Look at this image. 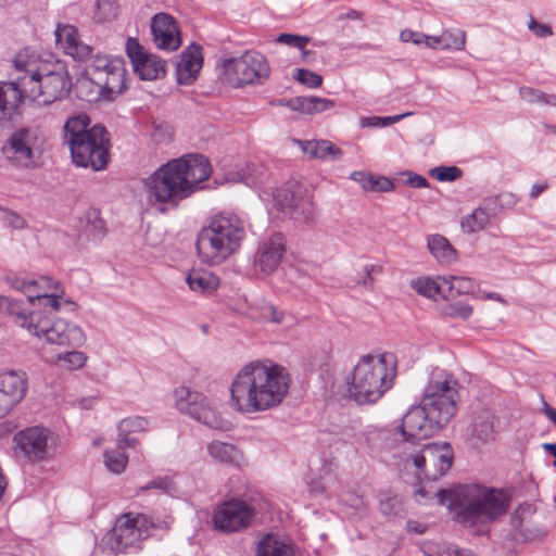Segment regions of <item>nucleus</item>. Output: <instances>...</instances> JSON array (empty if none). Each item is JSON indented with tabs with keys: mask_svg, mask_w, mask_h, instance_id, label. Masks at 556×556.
I'll list each match as a JSON object with an SVG mask.
<instances>
[{
	"mask_svg": "<svg viewBox=\"0 0 556 556\" xmlns=\"http://www.w3.org/2000/svg\"><path fill=\"white\" fill-rule=\"evenodd\" d=\"M212 175L207 156L188 153L168 161L144 179L147 199L151 205L177 207L179 203L202 189Z\"/></svg>",
	"mask_w": 556,
	"mask_h": 556,
	"instance_id": "obj_1",
	"label": "nucleus"
},
{
	"mask_svg": "<svg viewBox=\"0 0 556 556\" xmlns=\"http://www.w3.org/2000/svg\"><path fill=\"white\" fill-rule=\"evenodd\" d=\"M289 387L290 377L282 366L255 361L236 375L230 399L239 412H264L279 405L288 394Z\"/></svg>",
	"mask_w": 556,
	"mask_h": 556,
	"instance_id": "obj_2",
	"label": "nucleus"
},
{
	"mask_svg": "<svg viewBox=\"0 0 556 556\" xmlns=\"http://www.w3.org/2000/svg\"><path fill=\"white\" fill-rule=\"evenodd\" d=\"M440 505L447 503L453 519L467 528L484 527L506 514L509 500L502 492L482 484H459L434 493Z\"/></svg>",
	"mask_w": 556,
	"mask_h": 556,
	"instance_id": "obj_3",
	"label": "nucleus"
},
{
	"mask_svg": "<svg viewBox=\"0 0 556 556\" xmlns=\"http://www.w3.org/2000/svg\"><path fill=\"white\" fill-rule=\"evenodd\" d=\"M63 132L76 166L94 172L106 168L110 162L111 136L103 125L90 126V118L86 114H78L66 121Z\"/></svg>",
	"mask_w": 556,
	"mask_h": 556,
	"instance_id": "obj_4",
	"label": "nucleus"
},
{
	"mask_svg": "<svg viewBox=\"0 0 556 556\" xmlns=\"http://www.w3.org/2000/svg\"><path fill=\"white\" fill-rule=\"evenodd\" d=\"M0 309L5 311L16 326L49 344L78 348L85 342V334L77 325L64 319L53 320L41 312L27 311L20 300L0 295Z\"/></svg>",
	"mask_w": 556,
	"mask_h": 556,
	"instance_id": "obj_5",
	"label": "nucleus"
},
{
	"mask_svg": "<svg viewBox=\"0 0 556 556\" xmlns=\"http://www.w3.org/2000/svg\"><path fill=\"white\" fill-rule=\"evenodd\" d=\"M244 237L243 222L237 215H215L198 233V255L202 263L219 265L240 248Z\"/></svg>",
	"mask_w": 556,
	"mask_h": 556,
	"instance_id": "obj_6",
	"label": "nucleus"
},
{
	"mask_svg": "<svg viewBox=\"0 0 556 556\" xmlns=\"http://www.w3.org/2000/svg\"><path fill=\"white\" fill-rule=\"evenodd\" d=\"M395 365L391 356L364 355L355 365L349 381V394L357 404L377 402L393 386Z\"/></svg>",
	"mask_w": 556,
	"mask_h": 556,
	"instance_id": "obj_7",
	"label": "nucleus"
},
{
	"mask_svg": "<svg viewBox=\"0 0 556 556\" xmlns=\"http://www.w3.org/2000/svg\"><path fill=\"white\" fill-rule=\"evenodd\" d=\"M403 460L412 462L416 477L422 481H437L446 475L454 462V451L448 442H421L402 447Z\"/></svg>",
	"mask_w": 556,
	"mask_h": 556,
	"instance_id": "obj_8",
	"label": "nucleus"
},
{
	"mask_svg": "<svg viewBox=\"0 0 556 556\" xmlns=\"http://www.w3.org/2000/svg\"><path fill=\"white\" fill-rule=\"evenodd\" d=\"M5 281L12 289L21 291L26 295L29 304L33 306L31 311L41 312L53 320L61 319L55 318L52 314L61 308L60 299L64 294L59 281L48 276L30 280L17 276H9Z\"/></svg>",
	"mask_w": 556,
	"mask_h": 556,
	"instance_id": "obj_9",
	"label": "nucleus"
},
{
	"mask_svg": "<svg viewBox=\"0 0 556 556\" xmlns=\"http://www.w3.org/2000/svg\"><path fill=\"white\" fill-rule=\"evenodd\" d=\"M459 383L452 376L443 379H431L425 388L421 403L447 425L457 412Z\"/></svg>",
	"mask_w": 556,
	"mask_h": 556,
	"instance_id": "obj_10",
	"label": "nucleus"
},
{
	"mask_svg": "<svg viewBox=\"0 0 556 556\" xmlns=\"http://www.w3.org/2000/svg\"><path fill=\"white\" fill-rule=\"evenodd\" d=\"M446 425L432 416L431 412L420 402L412 407L402 418L397 429L403 438L402 447L425 442Z\"/></svg>",
	"mask_w": 556,
	"mask_h": 556,
	"instance_id": "obj_11",
	"label": "nucleus"
},
{
	"mask_svg": "<svg viewBox=\"0 0 556 556\" xmlns=\"http://www.w3.org/2000/svg\"><path fill=\"white\" fill-rule=\"evenodd\" d=\"M175 396L176 406L180 412L188 414L193 419L212 429H229V421L223 419L204 394L191 391L186 387H180L176 389Z\"/></svg>",
	"mask_w": 556,
	"mask_h": 556,
	"instance_id": "obj_12",
	"label": "nucleus"
},
{
	"mask_svg": "<svg viewBox=\"0 0 556 556\" xmlns=\"http://www.w3.org/2000/svg\"><path fill=\"white\" fill-rule=\"evenodd\" d=\"M15 447L31 464L47 462L55 455L51 431L41 426L27 427L13 437Z\"/></svg>",
	"mask_w": 556,
	"mask_h": 556,
	"instance_id": "obj_13",
	"label": "nucleus"
},
{
	"mask_svg": "<svg viewBox=\"0 0 556 556\" xmlns=\"http://www.w3.org/2000/svg\"><path fill=\"white\" fill-rule=\"evenodd\" d=\"M153 527L154 523L143 514H125L116 520L112 530V548L122 552L127 547L138 546L142 540L149 538Z\"/></svg>",
	"mask_w": 556,
	"mask_h": 556,
	"instance_id": "obj_14",
	"label": "nucleus"
},
{
	"mask_svg": "<svg viewBox=\"0 0 556 556\" xmlns=\"http://www.w3.org/2000/svg\"><path fill=\"white\" fill-rule=\"evenodd\" d=\"M255 509L240 500H230L220 504L213 515L215 528L225 532H236L250 526Z\"/></svg>",
	"mask_w": 556,
	"mask_h": 556,
	"instance_id": "obj_15",
	"label": "nucleus"
},
{
	"mask_svg": "<svg viewBox=\"0 0 556 556\" xmlns=\"http://www.w3.org/2000/svg\"><path fill=\"white\" fill-rule=\"evenodd\" d=\"M510 525V536L516 542H530L545 534L535 508L530 504L520 505L514 511Z\"/></svg>",
	"mask_w": 556,
	"mask_h": 556,
	"instance_id": "obj_16",
	"label": "nucleus"
},
{
	"mask_svg": "<svg viewBox=\"0 0 556 556\" xmlns=\"http://www.w3.org/2000/svg\"><path fill=\"white\" fill-rule=\"evenodd\" d=\"M27 388L25 372L10 370L0 375V418L25 397Z\"/></svg>",
	"mask_w": 556,
	"mask_h": 556,
	"instance_id": "obj_17",
	"label": "nucleus"
},
{
	"mask_svg": "<svg viewBox=\"0 0 556 556\" xmlns=\"http://www.w3.org/2000/svg\"><path fill=\"white\" fill-rule=\"evenodd\" d=\"M35 137L27 128H20L12 132L2 147L4 157L18 166L29 167L33 163L31 143Z\"/></svg>",
	"mask_w": 556,
	"mask_h": 556,
	"instance_id": "obj_18",
	"label": "nucleus"
},
{
	"mask_svg": "<svg viewBox=\"0 0 556 556\" xmlns=\"http://www.w3.org/2000/svg\"><path fill=\"white\" fill-rule=\"evenodd\" d=\"M151 34L155 46L173 51L180 46L179 30L175 18L167 13H157L151 21Z\"/></svg>",
	"mask_w": 556,
	"mask_h": 556,
	"instance_id": "obj_19",
	"label": "nucleus"
},
{
	"mask_svg": "<svg viewBox=\"0 0 556 556\" xmlns=\"http://www.w3.org/2000/svg\"><path fill=\"white\" fill-rule=\"evenodd\" d=\"M54 35L58 46L75 61L85 62L91 58L92 48L80 42L78 30L75 26L58 23Z\"/></svg>",
	"mask_w": 556,
	"mask_h": 556,
	"instance_id": "obj_20",
	"label": "nucleus"
},
{
	"mask_svg": "<svg viewBox=\"0 0 556 556\" xmlns=\"http://www.w3.org/2000/svg\"><path fill=\"white\" fill-rule=\"evenodd\" d=\"M286 252V240L282 233L276 232L258 248L255 265L265 274H271L280 264Z\"/></svg>",
	"mask_w": 556,
	"mask_h": 556,
	"instance_id": "obj_21",
	"label": "nucleus"
},
{
	"mask_svg": "<svg viewBox=\"0 0 556 556\" xmlns=\"http://www.w3.org/2000/svg\"><path fill=\"white\" fill-rule=\"evenodd\" d=\"M72 78L68 72H41V103L49 105L71 93Z\"/></svg>",
	"mask_w": 556,
	"mask_h": 556,
	"instance_id": "obj_22",
	"label": "nucleus"
},
{
	"mask_svg": "<svg viewBox=\"0 0 556 556\" xmlns=\"http://www.w3.org/2000/svg\"><path fill=\"white\" fill-rule=\"evenodd\" d=\"M304 189L296 184H288L274 193L275 206L282 213L293 214L301 212L306 214L311 202L304 199Z\"/></svg>",
	"mask_w": 556,
	"mask_h": 556,
	"instance_id": "obj_23",
	"label": "nucleus"
},
{
	"mask_svg": "<svg viewBox=\"0 0 556 556\" xmlns=\"http://www.w3.org/2000/svg\"><path fill=\"white\" fill-rule=\"evenodd\" d=\"M266 67L265 56L254 50L239 55L223 53L216 62V70H265Z\"/></svg>",
	"mask_w": 556,
	"mask_h": 556,
	"instance_id": "obj_24",
	"label": "nucleus"
},
{
	"mask_svg": "<svg viewBox=\"0 0 556 556\" xmlns=\"http://www.w3.org/2000/svg\"><path fill=\"white\" fill-rule=\"evenodd\" d=\"M126 54L129 58L132 70H165L166 63L159 56L150 54L143 46L140 45L137 38L129 37L126 41Z\"/></svg>",
	"mask_w": 556,
	"mask_h": 556,
	"instance_id": "obj_25",
	"label": "nucleus"
},
{
	"mask_svg": "<svg viewBox=\"0 0 556 556\" xmlns=\"http://www.w3.org/2000/svg\"><path fill=\"white\" fill-rule=\"evenodd\" d=\"M495 416L490 408L477 406L472 410L471 435L481 443H486L494 435Z\"/></svg>",
	"mask_w": 556,
	"mask_h": 556,
	"instance_id": "obj_26",
	"label": "nucleus"
},
{
	"mask_svg": "<svg viewBox=\"0 0 556 556\" xmlns=\"http://www.w3.org/2000/svg\"><path fill=\"white\" fill-rule=\"evenodd\" d=\"M87 74L88 72H81L76 78V81L72 83L71 92H73L77 99L90 104L103 101L101 84L92 80Z\"/></svg>",
	"mask_w": 556,
	"mask_h": 556,
	"instance_id": "obj_27",
	"label": "nucleus"
},
{
	"mask_svg": "<svg viewBox=\"0 0 556 556\" xmlns=\"http://www.w3.org/2000/svg\"><path fill=\"white\" fill-rule=\"evenodd\" d=\"M302 151L313 159L340 160L343 152L329 140H296Z\"/></svg>",
	"mask_w": 556,
	"mask_h": 556,
	"instance_id": "obj_28",
	"label": "nucleus"
},
{
	"mask_svg": "<svg viewBox=\"0 0 556 556\" xmlns=\"http://www.w3.org/2000/svg\"><path fill=\"white\" fill-rule=\"evenodd\" d=\"M23 77H18L15 81H8L7 85H12L20 93V104L24 99L28 98L33 101L41 99L39 92L41 91V72H26Z\"/></svg>",
	"mask_w": 556,
	"mask_h": 556,
	"instance_id": "obj_29",
	"label": "nucleus"
},
{
	"mask_svg": "<svg viewBox=\"0 0 556 556\" xmlns=\"http://www.w3.org/2000/svg\"><path fill=\"white\" fill-rule=\"evenodd\" d=\"M189 288L202 294H211L219 287V278L205 269H192L186 278Z\"/></svg>",
	"mask_w": 556,
	"mask_h": 556,
	"instance_id": "obj_30",
	"label": "nucleus"
},
{
	"mask_svg": "<svg viewBox=\"0 0 556 556\" xmlns=\"http://www.w3.org/2000/svg\"><path fill=\"white\" fill-rule=\"evenodd\" d=\"M269 72H220L218 79L233 88L248 85H261L268 78Z\"/></svg>",
	"mask_w": 556,
	"mask_h": 556,
	"instance_id": "obj_31",
	"label": "nucleus"
},
{
	"mask_svg": "<svg viewBox=\"0 0 556 556\" xmlns=\"http://www.w3.org/2000/svg\"><path fill=\"white\" fill-rule=\"evenodd\" d=\"M256 556H296L291 544L267 534L257 544Z\"/></svg>",
	"mask_w": 556,
	"mask_h": 556,
	"instance_id": "obj_32",
	"label": "nucleus"
},
{
	"mask_svg": "<svg viewBox=\"0 0 556 556\" xmlns=\"http://www.w3.org/2000/svg\"><path fill=\"white\" fill-rule=\"evenodd\" d=\"M428 249L433 257L443 264H451L456 261V251L450 241L441 235L428 237Z\"/></svg>",
	"mask_w": 556,
	"mask_h": 556,
	"instance_id": "obj_33",
	"label": "nucleus"
},
{
	"mask_svg": "<svg viewBox=\"0 0 556 556\" xmlns=\"http://www.w3.org/2000/svg\"><path fill=\"white\" fill-rule=\"evenodd\" d=\"M444 300H454L455 298L473 293L476 290V282L468 277H443Z\"/></svg>",
	"mask_w": 556,
	"mask_h": 556,
	"instance_id": "obj_34",
	"label": "nucleus"
},
{
	"mask_svg": "<svg viewBox=\"0 0 556 556\" xmlns=\"http://www.w3.org/2000/svg\"><path fill=\"white\" fill-rule=\"evenodd\" d=\"M85 226L84 232L89 240L99 241L102 240L108 233V227L105 220L101 216L100 210L90 207L85 213Z\"/></svg>",
	"mask_w": 556,
	"mask_h": 556,
	"instance_id": "obj_35",
	"label": "nucleus"
},
{
	"mask_svg": "<svg viewBox=\"0 0 556 556\" xmlns=\"http://www.w3.org/2000/svg\"><path fill=\"white\" fill-rule=\"evenodd\" d=\"M15 70H48L50 61L42 59L35 49L26 47L17 52L14 60Z\"/></svg>",
	"mask_w": 556,
	"mask_h": 556,
	"instance_id": "obj_36",
	"label": "nucleus"
},
{
	"mask_svg": "<svg viewBox=\"0 0 556 556\" xmlns=\"http://www.w3.org/2000/svg\"><path fill=\"white\" fill-rule=\"evenodd\" d=\"M20 105L17 89L7 83L0 84V121L10 119Z\"/></svg>",
	"mask_w": 556,
	"mask_h": 556,
	"instance_id": "obj_37",
	"label": "nucleus"
},
{
	"mask_svg": "<svg viewBox=\"0 0 556 556\" xmlns=\"http://www.w3.org/2000/svg\"><path fill=\"white\" fill-rule=\"evenodd\" d=\"M410 287L422 296L437 300V296L444 299L443 277L432 279L430 277H419L410 281Z\"/></svg>",
	"mask_w": 556,
	"mask_h": 556,
	"instance_id": "obj_38",
	"label": "nucleus"
},
{
	"mask_svg": "<svg viewBox=\"0 0 556 556\" xmlns=\"http://www.w3.org/2000/svg\"><path fill=\"white\" fill-rule=\"evenodd\" d=\"M128 72H106V78L101 88L103 101H113L118 94L128 88L126 75Z\"/></svg>",
	"mask_w": 556,
	"mask_h": 556,
	"instance_id": "obj_39",
	"label": "nucleus"
},
{
	"mask_svg": "<svg viewBox=\"0 0 556 556\" xmlns=\"http://www.w3.org/2000/svg\"><path fill=\"white\" fill-rule=\"evenodd\" d=\"M202 46L192 42L180 53L176 70H202Z\"/></svg>",
	"mask_w": 556,
	"mask_h": 556,
	"instance_id": "obj_40",
	"label": "nucleus"
},
{
	"mask_svg": "<svg viewBox=\"0 0 556 556\" xmlns=\"http://www.w3.org/2000/svg\"><path fill=\"white\" fill-rule=\"evenodd\" d=\"M491 218L479 206L473 212L462 218L460 227L466 233H473L483 230Z\"/></svg>",
	"mask_w": 556,
	"mask_h": 556,
	"instance_id": "obj_41",
	"label": "nucleus"
},
{
	"mask_svg": "<svg viewBox=\"0 0 556 556\" xmlns=\"http://www.w3.org/2000/svg\"><path fill=\"white\" fill-rule=\"evenodd\" d=\"M207 451L210 455L220 463H232L238 458V448L230 444L220 441H214L208 444Z\"/></svg>",
	"mask_w": 556,
	"mask_h": 556,
	"instance_id": "obj_42",
	"label": "nucleus"
},
{
	"mask_svg": "<svg viewBox=\"0 0 556 556\" xmlns=\"http://www.w3.org/2000/svg\"><path fill=\"white\" fill-rule=\"evenodd\" d=\"M149 490H159L165 495H168L170 497H178L179 496V488L178 485L173 481L172 478L167 476H159L153 478L151 481H149L147 484L139 488L138 493L146 492Z\"/></svg>",
	"mask_w": 556,
	"mask_h": 556,
	"instance_id": "obj_43",
	"label": "nucleus"
},
{
	"mask_svg": "<svg viewBox=\"0 0 556 556\" xmlns=\"http://www.w3.org/2000/svg\"><path fill=\"white\" fill-rule=\"evenodd\" d=\"M466 33L459 28L446 29L441 34L442 50H462L465 47Z\"/></svg>",
	"mask_w": 556,
	"mask_h": 556,
	"instance_id": "obj_44",
	"label": "nucleus"
},
{
	"mask_svg": "<svg viewBox=\"0 0 556 556\" xmlns=\"http://www.w3.org/2000/svg\"><path fill=\"white\" fill-rule=\"evenodd\" d=\"M519 94L523 101L529 103L556 106V94H548L532 87H521Z\"/></svg>",
	"mask_w": 556,
	"mask_h": 556,
	"instance_id": "obj_45",
	"label": "nucleus"
},
{
	"mask_svg": "<svg viewBox=\"0 0 556 556\" xmlns=\"http://www.w3.org/2000/svg\"><path fill=\"white\" fill-rule=\"evenodd\" d=\"M379 510L387 517H401L404 514L403 501L397 495H386L379 501Z\"/></svg>",
	"mask_w": 556,
	"mask_h": 556,
	"instance_id": "obj_46",
	"label": "nucleus"
},
{
	"mask_svg": "<svg viewBox=\"0 0 556 556\" xmlns=\"http://www.w3.org/2000/svg\"><path fill=\"white\" fill-rule=\"evenodd\" d=\"M123 450H112L104 452V463L108 469L114 473H121L125 470L128 457Z\"/></svg>",
	"mask_w": 556,
	"mask_h": 556,
	"instance_id": "obj_47",
	"label": "nucleus"
},
{
	"mask_svg": "<svg viewBox=\"0 0 556 556\" xmlns=\"http://www.w3.org/2000/svg\"><path fill=\"white\" fill-rule=\"evenodd\" d=\"M426 556H476L470 549L459 548L452 544H439L429 546L424 551Z\"/></svg>",
	"mask_w": 556,
	"mask_h": 556,
	"instance_id": "obj_48",
	"label": "nucleus"
},
{
	"mask_svg": "<svg viewBox=\"0 0 556 556\" xmlns=\"http://www.w3.org/2000/svg\"><path fill=\"white\" fill-rule=\"evenodd\" d=\"M92 70H125V60L123 56L96 54Z\"/></svg>",
	"mask_w": 556,
	"mask_h": 556,
	"instance_id": "obj_49",
	"label": "nucleus"
},
{
	"mask_svg": "<svg viewBox=\"0 0 556 556\" xmlns=\"http://www.w3.org/2000/svg\"><path fill=\"white\" fill-rule=\"evenodd\" d=\"M149 421L144 417L135 416V417H127L119 421L118 424V432L130 434L134 432H142L148 429Z\"/></svg>",
	"mask_w": 556,
	"mask_h": 556,
	"instance_id": "obj_50",
	"label": "nucleus"
},
{
	"mask_svg": "<svg viewBox=\"0 0 556 556\" xmlns=\"http://www.w3.org/2000/svg\"><path fill=\"white\" fill-rule=\"evenodd\" d=\"M412 115L410 112L399 114L394 116H371V117H362L361 126L362 127H386L392 125L394 123L400 122L402 118Z\"/></svg>",
	"mask_w": 556,
	"mask_h": 556,
	"instance_id": "obj_51",
	"label": "nucleus"
},
{
	"mask_svg": "<svg viewBox=\"0 0 556 556\" xmlns=\"http://www.w3.org/2000/svg\"><path fill=\"white\" fill-rule=\"evenodd\" d=\"M383 270L382 266L377 264L365 265L362 273L358 274L356 282L367 289H372L375 285L374 275L381 274Z\"/></svg>",
	"mask_w": 556,
	"mask_h": 556,
	"instance_id": "obj_52",
	"label": "nucleus"
},
{
	"mask_svg": "<svg viewBox=\"0 0 556 556\" xmlns=\"http://www.w3.org/2000/svg\"><path fill=\"white\" fill-rule=\"evenodd\" d=\"M308 41V37L293 34H280L277 37V42L298 49L303 56L308 54V52L305 51Z\"/></svg>",
	"mask_w": 556,
	"mask_h": 556,
	"instance_id": "obj_53",
	"label": "nucleus"
},
{
	"mask_svg": "<svg viewBox=\"0 0 556 556\" xmlns=\"http://www.w3.org/2000/svg\"><path fill=\"white\" fill-rule=\"evenodd\" d=\"M430 174L439 181H455L462 177L463 172L456 166H438Z\"/></svg>",
	"mask_w": 556,
	"mask_h": 556,
	"instance_id": "obj_54",
	"label": "nucleus"
},
{
	"mask_svg": "<svg viewBox=\"0 0 556 556\" xmlns=\"http://www.w3.org/2000/svg\"><path fill=\"white\" fill-rule=\"evenodd\" d=\"M472 306L464 302H455L447 305L444 313L450 317H459L464 320L472 315Z\"/></svg>",
	"mask_w": 556,
	"mask_h": 556,
	"instance_id": "obj_55",
	"label": "nucleus"
},
{
	"mask_svg": "<svg viewBox=\"0 0 556 556\" xmlns=\"http://www.w3.org/2000/svg\"><path fill=\"white\" fill-rule=\"evenodd\" d=\"M293 78L309 88L319 87L323 83V77L316 72H295Z\"/></svg>",
	"mask_w": 556,
	"mask_h": 556,
	"instance_id": "obj_56",
	"label": "nucleus"
},
{
	"mask_svg": "<svg viewBox=\"0 0 556 556\" xmlns=\"http://www.w3.org/2000/svg\"><path fill=\"white\" fill-rule=\"evenodd\" d=\"M351 178L361 185L366 191H372L375 175L369 172L356 170L351 174Z\"/></svg>",
	"mask_w": 556,
	"mask_h": 556,
	"instance_id": "obj_57",
	"label": "nucleus"
},
{
	"mask_svg": "<svg viewBox=\"0 0 556 556\" xmlns=\"http://www.w3.org/2000/svg\"><path fill=\"white\" fill-rule=\"evenodd\" d=\"M334 106V102L330 99L311 97L309 114L321 113Z\"/></svg>",
	"mask_w": 556,
	"mask_h": 556,
	"instance_id": "obj_58",
	"label": "nucleus"
},
{
	"mask_svg": "<svg viewBox=\"0 0 556 556\" xmlns=\"http://www.w3.org/2000/svg\"><path fill=\"white\" fill-rule=\"evenodd\" d=\"M61 359L67 362L70 368L77 369L85 365L87 357L83 352L72 351L66 352Z\"/></svg>",
	"mask_w": 556,
	"mask_h": 556,
	"instance_id": "obj_59",
	"label": "nucleus"
},
{
	"mask_svg": "<svg viewBox=\"0 0 556 556\" xmlns=\"http://www.w3.org/2000/svg\"><path fill=\"white\" fill-rule=\"evenodd\" d=\"M528 28L540 38L551 36L553 34L551 26L546 24H540L536 20L531 16L528 23Z\"/></svg>",
	"mask_w": 556,
	"mask_h": 556,
	"instance_id": "obj_60",
	"label": "nucleus"
},
{
	"mask_svg": "<svg viewBox=\"0 0 556 556\" xmlns=\"http://www.w3.org/2000/svg\"><path fill=\"white\" fill-rule=\"evenodd\" d=\"M479 207L482 208L490 218H494L497 212L501 211L500 202L496 199V195L484 199Z\"/></svg>",
	"mask_w": 556,
	"mask_h": 556,
	"instance_id": "obj_61",
	"label": "nucleus"
},
{
	"mask_svg": "<svg viewBox=\"0 0 556 556\" xmlns=\"http://www.w3.org/2000/svg\"><path fill=\"white\" fill-rule=\"evenodd\" d=\"M372 192H389L394 189L393 181L384 176H375Z\"/></svg>",
	"mask_w": 556,
	"mask_h": 556,
	"instance_id": "obj_62",
	"label": "nucleus"
},
{
	"mask_svg": "<svg viewBox=\"0 0 556 556\" xmlns=\"http://www.w3.org/2000/svg\"><path fill=\"white\" fill-rule=\"evenodd\" d=\"M400 37L404 42H413L420 46L424 45L425 34L406 29L401 31Z\"/></svg>",
	"mask_w": 556,
	"mask_h": 556,
	"instance_id": "obj_63",
	"label": "nucleus"
},
{
	"mask_svg": "<svg viewBox=\"0 0 556 556\" xmlns=\"http://www.w3.org/2000/svg\"><path fill=\"white\" fill-rule=\"evenodd\" d=\"M404 174L408 176V179H407L406 184L409 187H412V188H427V187H429V182H428V180L424 176L415 174V173L409 172V170L405 172Z\"/></svg>",
	"mask_w": 556,
	"mask_h": 556,
	"instance_id": "obj_64",
	"label": "nucleus"
}]
</instances>
